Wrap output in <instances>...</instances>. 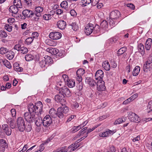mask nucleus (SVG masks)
<instances>
[{
	"mask_svg": "<svg viewBox=\"0 0 152 152\" xmlns=\"http://www.w3.org/2000/svg\"><path fill=\"white\" fill-rule=\"evenodd\" d=\"M69 111V109L67 106L64 105V106L58 108L57 111H56L54 108L50 109L49 111V113L52 116L54 114H56L59 118H61L67 114Z\"/></svg>",
	"mask_w": 152,
	"mask_h": 152,
	"instance_id": "obj_1",
	"label": "nucleus"
},
{
	"mask_svg": "<svg viewBox=\"0 0 152 152\" xmlns=\"http://www.w3.org/2000/svg\"><path fill=\"white\" fill-rule=\"evenodd\" d=\"M35 114L29 112H26L24 113L23 116L26 121L28 123H33L37 119Z\"/></svg>",
	"mask_w": 152,
	"mask_h": 152,
	"instance_id": "obj_2",
	"label": "nucleus"
},
{
	"mask_svg": "<svg viewBox=\"0 0 152 152\" xmlns=\"http://www.w3.org/2000/svg\"><path fill=\"white\" fill-rule=\"evenodd\" d=\"M17 128L20 132H23L25 130V122L23 118H18L17 120Z\"/></svg>",
	"mask_w": 152,
	"mask_h": 152,
	"instance_id": "obj_3",
	"label": "nucleus"
},
{
	"mask_svg": "<svg viewBox=\"0 0 152 152\" xmlns=\"http://www.w3.org/2000/svg\"><path fill=\"white\" fill-rule=\"evenodd\" d=\"M58 92L62 96H65L66 97H70L71 95V93L69 90L66 86H63L61 87V88L59 89Z\"/></svg>",
	"mask_w": 152,
	"mask_h": 152,
	"instance_id": "obj_4",
	"label": "nucleus"
},
{
	"mask_svg": "<svg viewBox=\"0 0 152 152\" xmlns=\"http://www.w3.org/2000/svg\"><path fill=\"white\" fill-rule=\"evenodd\" d=\"M43 8L41 7H36L35 8V11L33 12L34 16H36L37 18L35 17L34 20L38 21L39 17L41 16V13L43 12Z\"/></svg>",
	"mask_w": 152,
	"mask_h": 152,
	"instance_id": "obj_5",
	"label": "nucleus"
},
{
	"mask_svg": "<svg viewBox=\"0 0 152 152\" xmlns=\"http://www.w3.org/2000/svg\"><path fill=\"white\" fill-rule=\"evenodd\" d=\"M42 124L43 126L45 127H48L52 124V119L50 115H46L43 118Z\"/></svg>",
	"mask_w": 152,
	"mask_h": 152,
	"instance_id": "obj_6",
	"label": "nucleus"
},
{
	"mask_svg": "<svg viewBox=\"0 0 152 152\" xmlns=\"http://www.w3.org/2000/svg\"><path fill=\"white\" fill-rule=\"evenodd\" d=\"M14 49L22 54H26L28 52V50L27 48L24 46H22L19 44L15 45Z\"/></svg>",
	"mask_w": 152,
	"mask_h": 152,
	"instance_id": "obj_7",
	"label": "nucleus"
},
{
	"mask_svg": "<svg viewBox=\"0 0 152 152\" xmlns=\"http://www.w3.org/2000/svg\"><path fill=\"white\" fill-rule=\"evenodd\" d=\"M61 34L59 32L53 31L50 33L49 35V37L53 40H57L61 37Z\"/></svg>",
	"mask_w": 152,
	"mask_h": 152,
	"instance_id": "obj_8",
	"label": "nucleus"
},
{
	"mask_svg": "<svg viewBox=\"0 0 152 152\" xmlns=\"http://www.w3.org/2000/svg\"><path fill=\"white\" fill-rule=\"evenodd\" d=\"M85 73V70L83 69H78L76 72L77 80L78 82H81L82 80V75H83Z\"/></svg>",
	"mask_w": 152,
	"mask_h": 152,
	"instance_id": "obj_9",
	"label": "nucleus"
},
{
	"mask_svg": "<svg viewBox=\"0 0 152 152\" xmlns=\"http://www.w3.org/2000/svg\"><path fill=\"white\" fill-rule=\"evenodd\" d=\"M121 16L120 12L118 10L112 11L110 13V18L117 20Z\"/></svg>",
	"mask_w": 152,
	"mask_h": 152,
	"instance_id": "obj_10",
	"label": "nucleus"
},
{
	"mask_svg": "<svg viewBox=\"0 0 152 152\" xmlns=\"http://www.w3.org/2000/svg\"><path fill=\"white\" fill-rule=\"evenodd\" d=\"M104 84V82L102 80H98L97 82V90L99 91L105 90L106 87Z\"/></svg>",
	"mask_w": 152,
	"mask_h": 152,
	"instance_id": "obj_11",
	"label": "nucleus"
},
{
	"mask_svg": "<svg viewBox=\"0 0 152 152\" xmlns=\"http://www.w3.org/2000/svg\"><path fill=\"white\" fill-rule=\"evenodd\" d=\"M28 109L29 112L31 113L37 114V115H38V111L37 109H36V108L34 105L32 103H30L28 105Z\"/></svg>",
	"mask_w": 152,
	"mask_h": 152,
	"instance_id": "obj_12",
	"label": "nucleus"
},
{
	"mask_svg": "<svg viewBox=\"0 0 152 152\" xmlns=\"http://www.w3.org/2000/svg\"><path fill=\"white\" fill-rule=\"evenodd\" d=\"M94 26L92 24H88L85 28V32L87 35L91 34L94 31Z\"/></svg>",
	"mask_w": 152,
	"mask_h": 152,
	"instance_id": "obj_13",
	"label": "nucleus"
},
{
	"mask_svg": "<svg viewBox=\"0 0 152 152\" xmlns=\"http://www.w3.org/2000/svg\"><path fill=\"white\" fill-rule=\"evenodd\" d=\"M127 48L126 47H124L119 49L117 52V55L118 56H120L122 55L123 58L124 59L127 55V53L125 52L127 50Z\"/></svg>",
	"mask_w": 152,
	"mask_h": 152,
	"instance_id": "obj_14",
	"label": "nucleus"
},
{
	"mask_svg": "<svg viewBox=\"0 0 152 152\" xmlns=\"http://www.w3.org/2000/svg\"><path fill=\"white\" fill-rule=\"evenodd\" d=\"M2 128L4 132L7 136L10 135L12 133V130L8 125L7 124H4L2 125Z\"/></svg>",
	"mask_w": 152,
	"mask_h": 152,
	"instance_id": "obj_15",
	"label": "nucleus"
},
{
	"mask_svg": "<svg viewBox=\"0 0 152 152\" xmlns=\"http://www.w3.org/2000/svg\"><path fill=\"white\" fill-rule=\"evenodd\" d=\"M103 76V72L101 69L98 70L95 73V79L97 80H102Z\"/></svg>",
	"mask_w": 152,
	"mask_h": 152,
	"instance_id": "obj_16",
	"label": "nucleus"
},
{
	"mask_svg": "<svg viewBox=\"0 0 152 152\" xmlns=\"http://www.w3.org/2000/svg\"><path fill=\"white\" fill-rule=\"evenodd\" d=\"M34 105L36 109L38 110L39 109L38 115H40L43 113V104L42 102L40 101H38Z\"/></svg>",
	"mask_w": 152,
	"mask_h": 152,
	"instance_id": "obj_17",
	"label": "nucleus"
},
{
	"mask_svg": "<svg viewBox=\"0 0 152 152\" xmlns=\"http://www.w3.org/2000/svg\"><path fill=\"white\" fill-rule=\"evenodd\" d=\"M22 14L25 17L29 18L32 16H34L33 12L27 9L24 10L22 12Z\"/></svg>",
	"mask_w": 152,
	"mask_h": 152,
	"instance_id": "obj_18",
	"label": "nucleus"
},
{
	"mask_svg": "<svg viewBox=\"0 0 152 152\" xmlns=\"http://www.w3.org/2000/svg\"><path fill=\"white\" fill-rule=\"evenodd\" d=\"M58 27L61 29H64L66 26V23L64 20H59L57 23Z\"/></svg>",
	"mask_w": 152,
	"mask_h": 152,
	"instance_id": "obj_19",
	"label": "nucleus"
},
{
	"mask_svg": "<svg viewBox=\"0 0 152 152\" xmlns=\"http://www.w3.org/2000/svg\"><path fill=\"white\" fill-rule=\"evenodd\" d=\"M85 82L91 86H94L96 84L94 80L89 77H87L86 78Z\"/></svg>",
	"mask_w": 152,
	"mask_h": 152,
	"instance_id": "obj_20",
	"label": "nucleus"
},
{
	"mask_svg": "<svg viewBox=\"0 0 152 152\" xmlns=\"http://www.w3.org/2000/svg\"><path fill=\"white\" fill-rule=\"evenodd\" d=\"M14 118H10L7 120V123L11 129H15L16 126V125L14 123Z\"/></svg>",
	"mask_w": 152,
	"mask_h": 152,
	"instance_id": "obj_21",
	"label": "nucleus"
},
{
	"mask_svg": "<svg viewBox=\"0 0 152 152\" xmlns=\"http://www.w3.org/2000/svg\"><path fill=\"white\" fill-rule=\"evenodd\" d=\"M152 43V39L149 38L145 42V48L147 50H150L151 47Z\"/></svg>",
	"mask_w": 152,
	"mask_h": 152,
	"instance_id": "obj_22",
	"label": "nucleus"
},
{
	"mask_svg": "<svg viewBox=\"0 0 152 152\" xmlns=\"http://www.w3.org/2000/svg\"><path fill=\"white\" fill-rule=\"evenodd\" d=\"M46 51L52 55H56L57 52H58L59 50L51 48H48L46 49Z\"/></svg>",
	"mask_w": 152,
	"mask_h": 152,
	"instance_id": "obj_23",
	"label": "nucleus"
},
{
	"mask_svg": "<svg viewBox=\"0 0 152 152\" xmlns=\"http://www.w3.org/2000/svg\"><path fill=\"white\" fill-rule=\"evenodd\" d=\"M18 8H19L13 5L10 7L9 10L12 13L16 14L18 11Z\"/></svg>",
	"mask_w": 152,
	"mask_h": 152,
	"instance_id": "obj_24",
	"label": "nucleus"
},
{
	"mask_svg": "<svg viewBox=\"0 0 152 152\" xmlns=\"http://www.w3.org/2000/svg\"><path fill=\"white\" fill-rule=\"evenodd\" d=\"M138 49L142 55H144L145 54V48L143 45L142 43L139 44L138 46Z\"/></svg>",
	"mask_w": 152,
	"mask_h": 152,
	"instance_id": "obj_25",
	"label": "nucleus"
},
{
	"mask_svg": "<svg viewBox=\"0 0 152 152\" xmlns=\"http://www.w3.org/2000/svg\"><path fill=\"white\" fill-rule=\"evenodd\" d=\"M14 55V53L12 51H8L6 54V56L8 59L10 60L13 58Z\"/></svg>",
	"mask_w": 152,
	"mask_h": 152,
	"instance_id": "obj_26",
	"label": "nucleus"
},
{
	"mask_svg": "<svg viewBox=\"0 0 152 152\" xmlns=\"http://www.w3.org/2000/svg\"><path fill=\"white\" fill-rule=\"evenodd\" d=\"M140 67L137 66L134 68L132 72V75L134 76H136L137 75L140 73Z\"/></svg>",
	"mask_w": 152,
	"mask_h": 152,
	"instance_id": "obj_27",
	"label": "nucleus"
},
{
	"mask_svg": "<svg viewBox=\"0 0 152 152\" xmlns=\"http://www.w3.org/2000/svg\"><path fill=\"white\" fill-rule=\"evenodd\" d=\"M102 66L104 69L106 71H109L110 69V65L107 61H104L102 63Z\"/></svg>",
	"mask_w": 152,
	"mask_h": 152,
	"instance_id": "obj_28",
	"label": "nucleus"
},
{
	"mask_svg": "<svg viewBox=\"0 0 152 152\" xmlns=\"http://www.w3.org/2000/svg\"><path fill=\"white\" fill-rule=\"evenodd\" d=\"M44 60L46 62L47 65H50L53 63V60L52 58L49 56H46L44 57Z\"/></svg>",
	"mask_w": 152,
	"mask_h": 152,
	"instance_id": "obj_29",
	"label": "nucleus"
},
{
	"mask_svg": "<svg viewBox=\"0 0 152 152\" xmlns=\"http://www.w3.org/2000/svg\"><path fill=\"white\" fill-rule=\"evenodd\" d=\"M64 97V96H60L59 95H56L55 96V99L56 101L57 102H64V100L63 99V98Z\"/></svg>",
	"mask_w": 152,
	"mask_h": 152,
	"instance_id": "obj_30",
	"label": "nucleus"
},
{
	"mask_svg": "<svg viewBox=\"0 0 152 152\" xmlns=\"http://www.w3.org/2000/svg\"><path fill=\"white\" fill-rule=\"evenodd\" d=\"M108 26V23L105 20H103L101 23L100 25V28H101V29H104V30H105L107 28Z\"/></svg>",
	"mask_w": 152,
	"mask_h": 152,
	"instance_id": "obj_31",
	"label": "nucleus"
},
{
	"mask_svg": "<svg viewBox=\"0 0 152 152\" xmlns=\"http://www.w3.org/2000/svg\"><path fill=\"white\" fill-rule=\"evenodd\" d=\"M150 64L146 62H145L143 65V71L145 72H148L150 70Z\"/></svg>",
	"mask_w": 152,
	"mask_h": 152,
	"instance_id": "obj_32",
	"label": "nucleus"
},
{
	"mask_svg": "<svg viewBox=\"0 0 152 152\" xmlns=\"http://www.w3.org/2000/svg\"><path fill=\"white\" fill-rule=\"evenodd\" d=\"M14 6L19 8H22V5L20 0H14L13 1Z\"/></svg>",
	"mask_w": 152,
	"mask_h": 152,
	"instance_id": "obj_33",
	"label": "nucleus"
},
{
	"mask_svg": "<svg viewBox=\"0 0 152 152\" xmlns=\"http://www.w3.org/2000/svg\"><path fill=\"white\" fill-rule=\"evenodd\" d=\"M115 41V38H111L109 39L106 41L105 44V46L108 47L112 44Z\"/></svg>",
	"mask_w": 152,
	"mask_h": 152,
	"instance_id": "obj_34",
	"label": "nucleus"
},
{
	"mask_svg": "<svg viewBox=\"0 0 152 152\" xmlns=\"http://www.w3.org/2000/svg\"><path fill=\"white\" fill-rule=\"evenodd\" d=\"M14 69L18 72H21L23 71V68L19 66V65L16 63L14 64Z\"/></svg>",
	"mask_w": 152,
	"mask_h": 152,
	"instance_id": "obj_35",
	"label": "nucleus"
},
{
	"mask_svg": "<svg viewBox=\"0 0 152 152\" xmlns=\"http://www.w3.org/2000/svg\"><path fill=\"white\" fill-rule=\"evenodd\" d=\"M75 82L74 80H69L67 82V86L70 88H73L75 86Z\"/></svg>",
	"mask_w": 152,
	"mask_h": 152,
	"instance_id": "obj_36",
	"label": "nucleus"
},
{
	"mask_svg": "<svg viewBox=\"0 0 152 152\" xmlns=\"http://www.w3.org/2000/svg\"><path fill=\"white\" fill-rule=\"evenodd\" d=\"M0 147L7 148L8 145L5 140L3 139L0 140Z\"/></svg>",
	"mask_w": 152,
	"mask_h": 152,
	"instance_id": "obj_37",
	"label": "nucleus"
},
{
	"mask_svg": "<svg viewBox=\"0 0 152 152\" xmlns=\"http://www.w3.org/2000/svg\"><path fill=\"white\" fill-rule=\"evenodd\" d=\"M63 85L64 84L62 81H57L56 82V85L55 87V89L58 91L59 89L61 88V86Z\"/></svg>",
	"mask_w": 152,
	"mask_h": 152,
	"instance_id": "obj_38",
	"label": "nucleus"
},
{
	"mask_svg": "<svg viewBox=\"0 0 152 152\" xmlns=\"http://www.w3.org/2000/svg\"><path fill=\"white\" fill-rule=\"evenodd\" d=\"M37 119H36L34 121H35V124L37 126H40L42 122V118L40 119L39 117H36Z\"/></svg>",
	"mask_w": 152,
	"mask_h": 152,
	"instance_id": "obj_39",
	"label": "nucleus"
},
{
	"mask_svg": "<svg viewBox=\"0 0 152 152\" xmlns=\"http://www.w3.org/2000/svg\"><path fill=\"white\" fill-rule=\"evenodd\" d=\"M135 117L133 118H132V117H130V121L132 122L135 123H138L139 122L140 120V117L138 115H135Z\"/></svg>",
	"mask_w": 152,
	"mask_h": 152,
	"instance_id": "obj_40",
	"label": "nucleus"
},
{
	"mask_svg": "<svg viewBox=\"0 0 152 152\" xmlns=\"http://www.w3.org/2000/svg\"><path fill=\"white\" fill-rule=\"evenodd\" d=\"M25 59L26 61H29L32 60L34 58V56L31 54H27L25 56Z\"/></svg>",
	"mask_w": 152,
	"mask_h": 152,
	"instance_id": "obj_41",
	"label": "nucleus"
},
{
	"mask_svg": "<svg viewBox=\"0 0 152 152\" xmlns=\"http://www.w3.org/2000/svg\"><path fill=\"white\" fill-rule=\"evenodd\" d=\"M140 140V136L139 135L137 136L134 138L132 139V141L133 142H134V144L136 145H138L139 143V141Z\"/></svg>",
	"mask_w": 152,
	"mask_h": 152,
	"instance_id": "obj_42",
	"label": "nucleus"
},
{
	"mask_svg": "<svg viewBox=\"0 0 152 152\" xmlns=\"http://www.w3.org/2000/svg\"><path fill=\"white\" fill-rule=\"evenodd\" d=\"M33 40L34 39L32 37H28L26 39L25 43L26 45H29L32 43Z\"/></svg>",
	"mask_w": 152,
	"mask_h": 152,
	"instance_id": "obj_43",
	"label": "nucleus"
},
{
	"mask_svg": "<svg viewBox=\"0 0 152 152\" xmlns=\"http://www.w3.org/2000/svg\"><path fill=\"white\" fill-rule=\"evenodd\" d=\"M91 0H82L81 2L82 3V5L84 6H86L91 3Z\"/></svg>",
	"mask_w": 152,
	"mask_h": 152,
	"instance_id": "obj_44",
	"label": "nucleus"
},
{
	"mask_svg": "<svg viewBox=\"0 0 152 152\" xmlns=\"http://www.w3.org/2000/svg\"><path fill=\"white\" fill-rule=\"evenodd\" d=\"M68 5L67 1L65 0L61 2L60 4V6L62 8L66 9L68 7Z\"/></svg>",
	"mask_w": 152,
	"mask_h": 152,
	"instance_id": "obj_45",
	"label": "nucleus"
},
{
	"mask_svg": "<svg viewBox=\"0 0 152 152\" xmlns=\"http://www.w3.org/2000/svg\"><path fill=\"white\" fill-rule=\"evenodd\" d=\"M3 64L6 66L7 68L10 69L11 68V65L10 62L8 61L7 60H5L3 61Z\"/></svg>",
	"mask_w": 152,
	"mask_h": 152,
	"instance_id": "obj_46",
	"label": "nucleus"
},
{
	"mask_svg": "<svg viewBox=\"0 0 152 152\" xmlns=\"http://www.w3.org/2000/svg\"><path fill=\"white\" fill-rule=\"evenodd\" d=\"M147 109L148 110L147 112L148 113L152 111V100L149 102Z\"/></svg>",
	"mask_w": 152,
	"mask_h": 152,
	"instance_id": "obj_47",
	"label": "nucleus"
},
{
	"mask_svg": "<svg viewBox=\"0 0 152 152\" xmlns=\"http://www.w3.org/2000/svg\"><path fill=\"white\" fill-rule=\"evenodd\" d=\"M8 51V50L7 48L1 47L0 48V53L2 55L6 54Z\"/></svg>",
	"mask_w": 152,
	"mask_h": 152,
	"instance_id": "obj_48",
	"label": "nucleus"
},
{
	"mask_svg": "<svg viewBox=\"0 0 152 152\" xmlns=\"http://www.w3.org/2000/svg\"><path fill=\"white\" fill-rule=\"evenodd\" d=\"M39 66L42 68H46V65H47L46 63V62L44 60H42V61H40L39 63Z\"/></svg>",
	"mask_w": 152,
	"mask_h": 152,
	"instance_id": "obj_49",
	"label": "nucleus"
},
{
	"mask_svg": "<svg viewBox=\"0 0 152 152\" xmlns=\"http://www.w3.org/2000/svg\"><path fill=\"white\" fill-rule=\"evenodd\" d=\"M7 36L6 32L4 30L0 31V37L1 38H5Z\"/></svg>",
	"mask_w": 152,
	"mask_h": 152,
	"instance_id": "obj_50",
	"label": "nucleus"
},
{
	"mask_svg": "<svg viewBox=\"0 0 152 152\" xmlns=\"http://www.w3.org/2000/svg\"><path fill=\"white\" fill-rule=\"evenodd\" d=\"M72 28L74 31H77L78 29V26L75 23H73L71 24Z\"/></svg>",
	"mask_w": 152,
	"mask_h": 152,
	"instance_id": "obj_51",
	"label": "nucleus"
},
{
	"mask_svg": "<svg viewBox=\"0 0 152 152\" xmlns=\"http://www.w3.org/2000/svg\"><path fill=\"white\" fill-rule=\"evenodd\" d=\"M43 18L45 20H48L51 19L52 16H51L50 15L45 14L43 15Z\"/></svg>",
	"mask_w": 152,
	"mask_h": 152,
	"instance_id": "obj_52",
	"label": "nucleus"
},
{
	"mask_svg": "<svg viewBox=\"0 0 152 152\" xmlns=\"http://www.w3.org/2000/svg\"><path fill=\"white\" fill-rule=\"evenodd\" d=\"M119 22V21L118 20L117 21V20H114L113 19H112L110 18L109 23L110 25L113 26L115 24H116Z\"/></svg>",
	"mask_w": 152,
	"mask_h": 152,
	"instance_id": "obj_53",
	"label": "nucleus"
},
{
	"mask_svg": "<svg viewBox=\"0 0 152 152\" xmlns=\"http://www.w3.org/2000/svg\"><path fill=\"white\" fill-rule=\"evenodd\" d=\"M4 28L9 32H10L12 31V27L8 24H6L5 25Z\"/></svg>",
	"mask_w": 152,
	"mask_h": 152,
	"instance_id": "obj_54",
	"label": "nucleus"
},
{
	"mask_svg": "<svg viewBox=\"0 0 152 152\" xmlns=\"http://www.w3.org/2000/svg\"><path fill=\"white\" fill-rule=\"evenodd\" d=\"M101 28H100L99 26L98 25H96L94 28V31L96 33L99 32L101 30Z\"/></svg>",
	"mask_w": 152,
	"mask_h": 152,
	"instance_id": "obj_55",
	"label": "nucleus"
},
{
	"mask_svg": "<svg viewBox=\"0 0 152 152\" xmlns=\"http://www.w3.org/2000/svg\"><path fill=\"white\" fill-rule=\"evenodd\" d=\"M81 82H78L79 83L77 86V89L79 91H81L83 88V85Z\"/></svg>",
	"mask_w": 152,
	"mask_h": 152,
	"instance_id": "obj_56",
	"label": "nucleus"
},
{
	"mask_svg": "<svg viewBox=\"0 0 152 152\" xmlns=\"http://www.w3.org/2000/svg\"><path fill=\"white\" fill-rule=\"evenodd\" d=\"M124 121L123 119L122 118H119L117 120H116L114 123V125H116L120 124L122 123L123 122H124Z\"/></svg>",
	"mask_w": 152,
	"mask_h": 152,
	"instance_id": "obj_57",
	"label": "nucleus"
},
{
	"mask_svg": "<svg viewBox=\"0 0 152 152\" xmlns=\"http://www.w3.org/2000/svg\"><path fill=\"white\" fill-rule=\"evenodd\" d=\"M32 129L31 125V123H29V124L26 126L25 129L27 132H29L31 131Z\"/></svg>",
	"mask_w": 152,
	"mask_h": 152,
	"instance_id": "obj_58",
	"label": "nucleus"
},
{
	"mask_svg": "<svg viewBox=\"0 0 152 152\" xmlns=\"http://www.w3.org/2000/svg\"><path fill=\"white\" fill-rule=\"evenodd\" d=\"M86 129L87 127H85L81 129V130L79 134H78V136H83V134L84 133L86 132Z\"/></svg>",
	"mask_w": 152,
	"mask_h": 152,
	"instance_id": "obj_59",
	"label": "nucleus"
},
{
	"mask_svg": "<svg viewBox=\"0 0 152 152\" xmlns=\"http://www.w3.org/2000/svg\"><path fill=\"white\" fill-rule=\"evenodd\" d=\"M135 115H137L134 113H133L131 112H130L128 113V117L129 118L130 120V118L132 117V118H134L135 117Z\"/></svg>",
	"mask_w": 152,
	"mask_h": 152,
	"instance_id": "obj_60",
	"label": "nucleus"
},
{
	"mask_svg": "<svg viewBox=\"0 0 152 152\" xmlns=\"http://www.w3.org/2000/svg\"><path fill=\"white\" fill-rule=\"evenodd\" d=\"M64 12V11L62 10L58 9L56 11V14L57 15H61Z\"/></svg>",
	"mask_w": 152,
	"mask_h": 152,
	"instance_id": "obj_61",
	"label": "nucleus"
},
{
	"mask_svg": "<svg viewBox=\"0 0 152 152\" xmlns=\"http://www.w3.org/2000/svg\"><path fill=\"white\" fill-rule=\"evenodd\" d=\"M99 136L102 137H105L108 136L107 133L106 132V131L102 133H100L99 134Z\"/></svg>",
	"mask_w": 152,
	"mask_h": 152,
	"instance_id": "obj_62",
	"label": "nucleus"
},
{
	"mask_svg": "<svg viewBox=\"0 0 152 152\" xmlns=\"http://www.w3.org/2000/svg\"><path fill=\"white\" fill-rule=\"evenodd\" d=\"M145 62L148 63V64H151L152 63V55L148 57L147 61Z\"/></svg>",
	"mask_w": 152,
	"mask_h": 152,
	"instance_id": "obj_63",
	"label": "nucleus"
},
{
	"mask_svg": "<svg viewBox=\"0 0 152 152\" xmlns=\"http://www.w3.org/2000/svg\"><path fill=\"white\" fill-rule=\"evenodd\" d=\"M70 13L72 16H75L77 15V13L74 10H70Z\"/></svg>",
	"mask_w": 152,
	"mask_h": 152,
	"instance_id": "obj_64",
	"label": "nucleus"
}]
</instances>
